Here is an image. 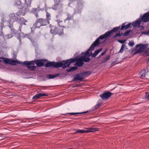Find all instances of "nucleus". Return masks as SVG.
<instances>
[{
    "mask_svg": "<svg viewBox=\"0 0 149 149\" xmlns=\"http://www.w3.org/2000/svg\"><path fill=\"white\" fill-rule=\"evenodd\" d=\"M77 69V68L74 67H71L67 69V71L70 72L72 71H75Z\"/></svg>",
    "mask_w": 149,
    "mask_h": 149,
    "instance_id": "30",
    "label": "nucleus"
},
{
    "mask_svg": "<svg viewBox=\"0 0 149 149\" xmlns=\"http://www.w3.org/2000/svg\"><path fill=\"white\" fill-rule=\"evenodd\" d=\"M20 25H26V22H27V21L25 20L23 17H22L18 19V21Z\"/></svg>",
    "mask_w": 149,
    "mask_h": 149,
    "instance_id": "17",
    "label": "nucleus"
},
{
    "mask_svg": "<svg viewBox=\"0 0 149 149\" xmlns=\"http://www.w3.org/2000/svg\"><path fill=\"white\" fill-rule=\"evenodd\" d=\"M125 23H123L122 24L120 29V30H126L130 27L131 25V23H129L126 25H125Z\"/></svg>",
    "mask_w": 149,
    "mask_h": 149,
    "instance_id": "16",
    "label": "nucleus"
},
{
    "mask_svg": "<svg viewBox=\"0 0 149 149\" xmlns=\"http://www.w3.org/2000/svg\"><path fill=\"white\" fill-rule=\"evenodd\" d=\"M25 2L24 6H22V8H20V10L16 13V15L17 16L20 15L24 16L25 14L26 9L28 8L31 7V3H30L29 4H28L26 3V0H25Z\"/></svg>",
    "mask_w": 149,
    "mask_h": 149,
    "instance_id": "7",
    "label": "nucleus"
},
{
    "mask_svg": "<svg viewBox=\"0 0 149 149\" xmlns=\"http://www.w3.org/2000/svg\"><path fill=\"white\" fill-rule=\"evenodd\" d=\"M130 31H126L123 34V35L124 36H127L130 33Z\"/></svg>",
    "mask_w": 149,
    "mask_h": 149,
    "instance_id": "41",
    "label": "nucleus"
},
{
    "mask_svg": "<svg viewBox=\"0 0 149 149\" xmlns=\"http://www.w3.org/2000/svg\"><path fill=\"white\" fill-rule=\"evenodd\" d=\"M13 36V35L12 34H11V33L6 35V37L7 38V39H9V38H11Z\"/></svg>",
    "mask_w": 149,
    "mask_h": 149,
    "instance_id": "34",
    "label": "nucleus"
},
{
    "mask_svg": "<svg viewBox=\"0 0 149 149\" xmlns=\"http://www.w3.org/2000/svg\"><path fill=\"white\" fill-rule=\"evenodd\" d=\"M129 45L131 47H132L134 45V43L133 42H130L129 43Z\"/></svg>",
    "mask_w": 149,
    "mask_h": 149,
    "instance_id": "42",
    "label": "nucleus"
},
{
    "mask_svg": "<svg viewBox=\"0 0 149 149\" xmlns=\"http://www.w3.org/2000/svg\"><path fill=\"white\" fill-rule=\"evenodd\" d=\"M16 36L20 42L21 41V38L22 37L23 38H24L25 37V35L23 33L21 32L17 34Z\"/></svg>",
    "mask_w": 149,
    "mask_h": 149,
    "instance_id": "20",
    "label": "nucleus"
},
{
    "mask_svg": "<svg viewBox=\"0 0 149 149\" xmlns=\"http://www.w3.org/2000/svg\"><path fill=\"white\" fill-rule=\"evenodd\" d=\"M40 98L43 96H48V94L46 93H39L38 94Z\"/></svg>",
    "mask_w": 149,
    "mask_h": 149,
    "instance_id": "33",
    "label": "nucleus"
},
{
    "mask_svg": "<svg viewBox=\"0 0 149 149\" xmlns=\"http://www.w3.org/2000/svg\"><path fill=\"white\" fill-rule=\"evenodd\" d=\"M113 94V93H112L107 92H104L103 94L100 95V96L103 100H104L105 99H108Z\"/></svg>",
    "mask_w": 149,
    "mask_h": 149,
    "instance_id": "10",
    "label": "nucleus"
},
{
    "mask_svg": "<svg viewBox=\"0 0 149 149\" xmlns=\"http://www.w3.org/2000/svg\"><path fill=\"white\" fill-rule=\"evenodd\" d=\"M84 78L82 73H81L75 75L74 77V80H79L80 81H81Z\"/></svg>",
    "mask_w": 149,
    "mask_h": 149,
    "instance_id": "13",
    "label": "nucleus"
},
{
    "mask_svg": "<svg viewBox=\"0 0 149 149\" xmlns=\"http://www.w3.org/2000/svg\"><path fill=\"white\" fill-rule=\"evenodd\" d=\"M38 10L37 8H32V12L34 14V13L38 12Z\"/></svg>",
    "mask_w": 149,
    "mask_h": 149,
    "instance_id": "38",
    "label": "nucleus"
},
{
    "mask_svg": "<svg viewBox=\"0 0 149 149\" xmlns=\"http://www.w3.org/2000/svg\"><path fill=\"white\" fill-rule=\"evenodd\" d=\"M102 49L101 48L99 49L95 50V52L92 54L91 56L93 57H95L102 50Z\"/></svg>",
    "mask_w": 149,
    "mask_h": 149,
    "instance_id": "28",
    "label": "nucleus"
},
{
    "mask_svg": "<svg viewBox=\"0 0 149 149\" xmlns=\"http://www.w3.org/2000/svg\"><path fill=\"white\" fill-rule=\"evenodd\" d=\"M51 16L50 14L47 12L46 14V18L45 19L49 21V20H51Z\"/></svg>",
    "mask_w": 149,
    "mask_h": 149,
    "instance_id": "31",
    "label": "nucleus"
},
{
    "mask_svg": "<svg viewBox=\"0 0 149 149\" xmlns=\"http://www.w3.org/2000/svg\"><path fill=\"white\" fill-rule=\"evenodd\" d=\"M105 53H106V52L105 51H104V52H103L101 54V55H100L99 57H100L101 56H103V55H104L105 54Z\"/></svg>",
    "mask_w": 149,
    "mask_h": 149,
    "instance_id": "49",
    "label": "nucleus"
},
{
    "mask_svg": "<svg viewBox=\"0 0 149 149\" xmlns=\"http://www.w3.org/2000/svg\"><path fill=\"white\" fill-rule=\"evenodd\" d=\"M62 4H59V3H55L52 6V8L53 10H56L58 9L59 6H60L61 7H62Z\"/></svg>",
    "mask_w": 149,
    "mask_h": 149,
    "instance_id": "23",
    "label": "nucleus"
},
{
    "mask_svg": "<svg viewBox=\"0 0 149 149\" xmlns=\"http://www.w3.org/2000/svg\"><path fill=\"white\" fill-rule=\"evenodd\" d=\"M59 63H58L54 62H49L45 64V66L47 67H53L55 68H58V67L59 66Z\"/></svg>",
    "mask_w": 149,
    "mask_h": 149,
    "instance_id": "11",
    "label": "nucleus"
},
{
    "mask_svg": "<svg viewBox=\"0 0 149 149\" xmlns=\"http://www.w3.org/2000/svg\"><path fill=\"white\" fill-rule=\"evenodd\" d=\"M86 130H77L76 132L75 133H86Z\"/></svg>",
    "mask_w": 149,
    "mask_h": 149,
    "instance_id": "32",
    "label": "nucleus"
},
{
    "mask_svg": "<svg viewBox=\"0 0 149 149\" xmlns=\"http://www.w3.org/2000/svg\"><path fill=\"white\" fill-rule=\"evenodd\" d=\"M13 23H10V22L8 25V26L10 28L11 30L10 33L12 34L13 35V34H15L16 33V31L13 28Z\"/></svg>",
    "mask_w": 149,
    "mask_h": 149,
    "instance_id": "14",
    "label": "nucleus"
},
{
    "mask_svg": "<svg viewBox=\"0 0 149 149\" xmlns=\"http://www.w3.org/2000/svg\"><path fill=\"white\" fill-rule=\"evenodd\" d=\"M125 41L123 40H118V42L121 43H123L125 42Z\"/></svg>",
    "mask_w": 149,
    "mask_h": 149,
    "instance_id": "47",
    "label": "nucleus"
},
{
    "mask_svg": "<svg viewBox=\"0 0 149 149\" xmlns=\"http://www.w3.org/2000/svg\"><path fill=\"white\" fill-rule=\"evenodd\" d=\"M88 111H86L85 112H77V113H67L65 114H62L63 115H65V114H70L72 115H75L76 114H82L83 113H87Z\"/></svg>",
    "mask_w": 149,
    "mask_h": 149,
    "instance_id": "29",
    "label": "nucleus"
},
{
    "mask_svg": "<svg viewBox=\"0 0 149 149\" xmlns=\"http://www.w3.org/2000/svg\"><path fill=\"white\" fill-rule=\"evenodd\" d=\"M55 3H59L61 1V0H53Z\"/></svg>",
    "mask_w": 149,
    "mask_h": 149,
    "instance_id": "44",
    "label": "nucleus"
},
{
    "mask_svg": "<svg viewBox=\"0 0 149 149\" xmlns=\"http://www.w3.org/2000/svg\"><path fill=\"white\" fill-rule=\"evenodd\" d=\"M2 30H3V29H2V28L1 29V35H3V33L2 32Z\"/></svg>",
    "mask_w": 149,
    "mask_h": 149,
    "instance_id": "52",
    "label": "nucleus"
},
{
    "mask_svg": "<svg viewBox=\"0 0 149 149\" xmlns=\"http://www.w3.org/2000/svg\"><path fill=\"white\" fill-rule=\"evenodd\" d=\"M67 17L64 20V22L65 23L66 21L68 20H71L73 19V15H70L69 13H67Z\"/></svg>",
    "mask_w": 149,
    "mask_h": 149,
    "instance_id": "27",
    "label": "nucleus"
},
{
    "mask_svg": "<svg viewBox=\"0 0 149 149\" xmlns=\"http://www.w3.org/2000/svg\"><path fill=\"white\" fill-rule=\"evenodd\" d=\"M10 19L9 20V23H13L15 22H17L18 18L15 15V14H11L9 15Z\"/></svg>",
    "mask_w": 149,
    "mask_h": 149,
    "instance_id": "9",
    "label": "nucleus"
},
{
    "mask_svg": "<svg viewBox=\"0 0 149 149\" xmlns=\"http://www.w3.org/2000/svg\"><path fill=\"white\" fill-rule=\"evenodd\" d=\"M148 45L147 44H139L136 45V50L134 52V55L138 53L143 52L148 47Z\"/></svg>",
    "mask_w": 149,
    "mask_h": 149,
    "instance_id": "6",
    "label": "nucleus"
},
{
    "mask_svg": "<svg viewBox=\"0 0 149 149\" xmlns=\"http://www.w3.org/2000/svg\"><path fill=\"white\" fill-rule=\"evenodd\" d=\"M148 71V70L147 69L145 70H143L141 71V78L142 79H144L145 78H146V76L147 74V73Z\"/></svg>",
    "mask_w": 149,
    "mask_h": 149,
    "instance_id": "15",
    "label": "nucleus"
},
{
    "mask_svg": "<svg viewBox=\"0 0 149 149\" xmlns=\"http://www.w3.org/2000/svg\"><path fill=\"white\" fill-rule=\"evenodd\" d=\"M49 24V21L46 19L40 18L37 19L33 24V29L39 28L41 26H45Z\"/></svg>",
    "mask_w": 149,
    "mask_h": 149,
    "instance_id": "3",
    "label": "nucleus"
},
{
    "mask_svg": "<svg viewBox=\"0 0 149 149\" xmlns=\"http://www.w3.org/2000/svg\"><path fill=\"white\" fill-rule=\"evenodd\" d=\"M141 20H137L133 22L132 24V25L133 27L138 26V27H139L141 24Z\"/></svg>",
    "mask_w": 149,
    "mask_h": 149,
    "instance_id": "21",
    "label": "nucleus"
},
{
    "mask_svg": "<svg viewBox=\"0 0 149 149\" xmlns=\"http://www.w3.org/2000/svg\"><path fill=\"white\" fill-rule=\"evenodd\" d=\"M2 60L4 63L6 64H10V59H8L3 57H0V60Z\"/></svg>",
    "mask_w": 149,
    "mask_h": 149,
    "instance_id": "22",
    "label": "nucleus"
},
{
    "mask_svg": "<svg viewBox=\"0 0 149 149\" xmlns=\"http://www.w3.org/2000/svg\"><path fill=\"white\" fill-rule=\"evenodd\" d=\"M141 19L143 22H147L149 21L148 19V13L147 12L141 16Z\"/></svg>",
    "mask_w": 149,
    "mask_h": 149,
    "instance_id": "12",
    "label": "nucleus"
},
{
    "mask_svg": "<svg viewBox=\"0 0 149 149\" xmlns=\"http://www.w3.org/2000/svg\"><path fill=\"white\" fill-rule=\"evenodd\" d=\"M110 58V55H109L107 56H106V57L104 59V61L103 62V63L105 62H106L107 61H108V60H109Z\"/></svg>",
    "mask_w": 149,
    "mask_h": 149,
    "instance_id": "35",
    "label": "nucleus"
},
{
    "mask_svg": "<svg viewBox=\"0 0 149 149\" xmlns=\"http://www.w3.org/2000/svg\"><path fill=\"white\" fill-rule=\"evenodd\" d=\"M59 75V74L58 73L54 75L50 74L47 75V77L48 79H52L58 76Z\"/></svg>",
    "mask_w": 149,
    "mask_h": 149,
    "instance_id": "25",
    "label": "nucleus"
},
{
    "mask_svg": "<svg viewBox=\"0 0 149 149\" xmlns=\"http://www.w3.org/2000/svg\"><path fill=\"white\" fill-rule=\"evenodd\" d=\"M22 25H20V26H19V30L20 31H21V29L22 28Z\"/></svg>",
    "mask_w": 149,
    "mask_h": 149,
    "instance_id": "48",
    "label": "nucleus"
},
{
    "mask_svg": "<svg viewBox=\"0 0 149 149\" xmlns=\"http://www.w3.org/2000/svg\"><path fill=\"white\" fill-rule=\"evenodd\" d=\"M91 73V71H90L84 72H82V74H83L84 78L89 76Z\"/></svg>",
    "mask_w": 149,
    "mask_h": 149,
    "instance_id": "24",
    "label": "nucleus"
},
{
    "mask_svg": "<svg viewBox=\"0 0 149 149\" xmlns=\"http://www.w3.org/2000/svg\"><path fill=\"white\" fill-rule=\"evenodd\" d=\"M56 21L58 25L59 26L61 27L65 28L66 27L65 26L64 23H65L64 22H63L62 20H61L59 19H57L56 20Z\"/></svg>",
    "mask_w": 149,
    "mask_h": 149,
    "instance_id": "18",
    "label": "nucleus"
},
{
    "mask_svg": "<svg viewBox=\"0 0 149 149\" xmlns=\"http://www.w3.org/2000/svg\"><path fill=\"white\" fill-rule=\"evenodd\" d=\"M16 4L17 5H20L21 4L20 0H16Z\"/></svg>",
    "mask_w": 149,
    "mask_h": 149,
    "instance_id": "37",
    "label": "nucleus"
},
{
    "mask_svg": "<svg viewBox=\"0 0 149 149\" xmlns=\"http://www.w3.org/2000/svg\"><path fill=\"white\" fill-rule=\"evenodd\" d=\"M98 40H95L91 45L90 48L84 54V56L79 58H72V60H74V63L76 62V65L78 67H81L84 64V62H88L90 60V58L89 57L90 56V54L92 53V52L94 49L95 47L97 46V44Z\"/></svg>",
    "mask_w": 149,
    "mask_h": 149,
    "instance_id": "1",
    "label": "nucleus"
},
{
    "mask_svg": "<svg viewBox=\"0 0 149 149\" xmlns=\"http://www.w3.org/2000/svg\"><path fill=\"white\" fill-rule=\"evenodd\" d=\"M100 105L99 104H97L96 105H95V109H97L99 108L100 107Z\"/></svg>",
    "mask_w": 149,
    "mask_h": 149,
    "instance_id": "45",
    "label": "nucleus"
},
{
    "mask_svg": "<svg viewBox=\"0 0 149 149\" xmlns=\"http://www.w3.org/2000/svg\"><path fill=\"white\" fill-rule=\"evenodd\" d=\"M43 61V60H38L35 61H25L23 62L22 64L26 66L29 69L31 70H34L36 68V67L34 66V63L38 67L42 66L44 65V62L42 61Z\"/></svg>",
    "mask_w": 149,
    "mask_h": 149,
    "instance_id": "2",
    "label": "nucleus"
},
{
    "mask_svg": "<svg viewBox=\"0 0 149 149\" xmlns=\"http://www.w3.org/2000/svg\"><path fill=\"white\" fill-rule=\"evenodd\" d=\"M97 131L98 129L97 128H90L88 129V130H86V133L94 132L95 131Z\"/></svg>",
    "mask_w": 149,
    "mask_h": 149,
    "instance_id": "26",
    "label": "nucleus"
},
{
    "mask_svg": "<svg viewBox=\"0 0 149 149\" xmlns=\"http://www.w3.org/2000/svg\"><path fill=\"white\" fill-rule=\"evenodd\" d=\"M123 51V49H121V48H120V51H119V52L122 53Z\"/></svg>",
    "mask_w": 149,
    "mask_h": 149,
    "instance_id": "51",
    "label": "nucleus"
},
{
    "mask_svg": "<svg viewBox=\"0 0 149 149\" xmlns=\"http://www.w3.org/2000/svg\"><path fill=\"white\" fill-rule=\"evenodd\" d=\"M49 27L50 28V33L54 35L58 34L59 36L63 34L64 27L59 26L57 28L54 26L50 24Z\"/></svg>",
    "mask_w": 149,
    "mask_h": 149,
    "instance_id": "4",
    "label": "nucleus"
},
{
    "mask_svg": "<svg viewBox=\"0 0 149 149\" xmlns=\"http://www.w3.org/2000/svg\"><path fill=\"white\" fill-rule=\"evenodd\" d=\"M74 60H72V58H70L65 61H63L62 62H57L60 65L58 68L61 67L63 68H65L68 67L72 63H74Z\"/></svg>",
    "mask_w": 149,
    "mask_h": 149,
    "instance_id": "8",
    "label": "nucleus"
},
{
    "mask_svg": "<svg viewBox=\"0 0 149 149\" xmlns=\"http://www.w3.org/2000/svg\"><path fill=\"white\" fill-rule=\"evenodd\" d=\"M40 97H39L38 94L35 95V96H33L32 98V99H40Z\"/></svg>",
    "mask_w": 149,
    "mask_h": 149,
    "instance_id": "36",
    "label": "nucleus"
},
{
    "mask_svg": "<svg viewBox=\"0 0 149 149\" xmlns=\"http://www.w3.org/2000/svg\"><path fill=\"white\" fill-rule=\"evenodd\" d=\"M125 47V45H124V44H123L121 46V49H124V48Z\"/></svg>",
    "mask_w": 149,
    "mask_h": 149,
    "instance_id": "50",
    "label": "nucleus"
},
{
    "mask_svg": "<svg viewBox=\"0 0 149 149\" xmlns=\"http://www.w3.org/2000/svg\"><path fill=\"white\" fill-rule=\"evenodd\" d=\"M146 98L148 99V100H149V93H146V95L145 96Z\"/></svg>",
    "mask_w": 149,
    "mask_h": 149,
    "instance_id": "43",
    "label": "nucleus"
},
{
    "mask_svg": "<svg viewBox=\"0 0 149 149\" xmlns=\"http://www.w3.org/2000/svg\"><path fill=\"white\" fill-rule=\"evenodd\" d=\"M20 62L18 61L17 60H13L10 59L9 64L13 65H15L16 64H21Z\"/></svg>",
    "mask_w": 149,
    "mask_h": 149,
    "instance_id": "19",
    "label": "nucleus"
},
{
    "mask_svg": "<svg viewBox=\"0 0 149 149\" xmlns=\"http://www.w3.org/2000/svg\"><path fill=\"white\" fill-rule=\"evenodd\" d=\"M145 53L147 56H149V48L145 51Z\"/></svg>",
    "mask_w": 149,
    "mask_h": 149,
    "instance_id": "40",
    "label": "nucleus"
},
{
    "mask_svg": "<svg viewBox=\"0 0 149 149\" xmlns=\"http://www.w3.org/2000/svg\"><path fill=\"white\" fill-rule=\"evenodd\" d=\"M120 27H115L112 30L110 31L105 33L104 34L100 36L97 38L96 40H98V42L97 45L98 46L100 44L99 39H103L106 38L110 36L111 34H112L113 32H116L120 29Z\"/></svg>",
    "mask_w": 149,
    "mask_h": 149,
    "instance_id": "5",
    "label": "nucleus"
},
{
    "mask_svg": "<svg viewBox=\"0 0 149 149\" xmlns=\"http://www.w3.org/2000/svg\"><path fill=\"white\" fill-rule=\"evenodd\" d=\"M34 14L35 15V16L36 17V18H38L39 17L38 14V12L37 13H34Z\"/></svg>",
    "mask_w": 149,
    "mask_h": 149,
    "instance_id": "46",
    "label": "nucleus"
},
{
    "mask_svg": "<svg viewBox=\"0 0 149 149\" xmlns=\"http://www.w3.org/2000/svg\"><path fill=\"white\" fill-rule=\"evenodd\" d=\"M121 36V34L120 33H117L115 35V36H113V38H116L117 37H118V36L120 37Z\"/></svg>",
    "mask_w": 149,
    "mask_h": 149,
    "instance_id": "39",
    "label": "nucleus"
},
{
    "mask_svg": "<svg viewBox=\"0 0 149 149\" xmlns=\"http://www.w3.org/2000/svg\"><path fill=\"white\" fill-rule=\"evenodd\" d=\"M2 61L1 60H0V62H2Z\"/></svg>",
    "mask_w": 149,
    "mask_h": 149,
    "instance_id": "53",
    "label": "nucleus"
}]
</instances>
